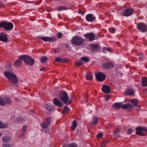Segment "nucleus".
<instances>
[{
	"label": "nucleus",
	"instance_id": "f257e3e1",
	"mask_svg": "<svg viewBox=\"0 0 147 147\" xmlns=\"http://www.w3.org/2000/svg\"><path fill=\"white\" fill-rule=\"evenodd\" d=\"M4 75L9 81L13 83H16L18 81V79L15 74L12 71H5Z\"/></svg>",
	"mask_w": 147,
	"mask_h": 147
},
{
	"label": "nucleus",
	"instance_id": "f03ea898",
	"mask_svg": "<svg viewBox=\"0 0 147 147\" xmlns=\"http://www.w3.org/2000/svg\"><path fill=\"white\" fill-rule=\"evenodd\" d=\"M13 27V24L11 22H0V28H3L5 30H10Z\"/></svg>",
	"mask_w": 147,
	"mask_h": 147
},
{
	"label": "nucleus",
	"instance_id": "7ed1b4c3",
	"mask_svg": "<svg viewBox=\"0 0 147 147\" xmlns=\"http://www.w3.org/2000/svg\"><path fill=\"white\" fill-rule=\"evenodd\" d=\"M113 106L116 108H122L124 109H132L133 107L131 104L128 103L125 105H123L121 103H116L113 105Z\"/></svg>",
	"mask_w": 147,
	"mask_h": 147
},
{
	"label": "nucleus",
	"instance_id": "20e7f679",
	"mask_svg": "<svg viewBox=\"0 0 147 147\" xmlns=\"http://www.w3.org/2000/svg\"><path fill=\"white\" fill-rule=\"evenodd\" d=\"M71 42L73 44L77 45H81L84 42V39L81 37L76 36L74 37L71 40Z\"/></svg>",
	"mask_w": 147,
	"mask_h": 147
},
{
	"label": "nucleus",
	"instance_id": "39448f33",
	"mask_svg": "<svg viewBox=\"0 0 147 147\" xmlns=\"http://www.w3.org/2000/svg\"><path fill=\"white\" fill-rule=\"evenodd\" d=\"M22 60L26 65L29 66H32L34 63V59L28 56L22 55Z\"/></svg>",
	"mask_w": 147,
	"mask_h": 147
},
{
	"label": "nucleus",
	"instance_id": "423d86ee",
	"mask_svg": "<svg viewBox=\"0 0 147 147\" xmlns=\"http://www.w3.org/2000/svg\"><path fill=\"white\" fill-rule=\"evenodd\" d=\"M60 98L63 102L65 104H69L70 102L68 101V97L67 93L64 91H62L59 94Z\"/></svg>",
	"mask_w": 147,
	"mask_h": 147
},
{
	"label": "nucleus",
	"instance_id": "0eeeda50",
	"mask_svg": "<svg viewBox=\"0 0 147 147\" xmlns=\"http://www.w3.org/2000/svg\"><path fill=\"white\" fill-rule=\"evenodd\" d=\"M137 26L138 29L141 32H144L147 30L146 25L143 23H140L137 24Z\"/></svg>",
	"mask_w": 147,
	"mask_h": 147
},
{
	"label": "nucleus",
	"instance_id": "6e6552de",
	"mask_svg": "<svg viewBox=\"0 0 147 147\" xmlns=\"http://www.w3.org/2000/svg\"><path fill=\"white\" fill-rule=\"evenodd\" d=\"M96 77L98 81L102 82L104 81L105 78V76L101 72H97L95 74Z\"/></svg>",
	"mask_w": 147,
	"mask_h": 147
},
{
	"label": "nucleus",
	"instance_id": "1a4fd4ad",
	"mask_svg": "<svg viewBox=\"0 0 147 147\" xmlns=\"http://www.w3.org/2000/svg\"><path fill=\"white\" fill-rule=\"evenodd\" d=\"M11 102V101L9 97H5L4 98V100L1 97H0V105L4 106L6 103L9 104Z\"/></svg>",
	"mask_w": 147,
	"mask_h": 147
},
{
	"label": "nucleus",
	"instance_id": "9d476101",
	"mask_svg": "<svg viewBox=\"0 0 147 147\" xmlns=\"http://www.w3.org/2000/svg\"><path fill=\"white\" fill-rule=\"evenodd\" d=\"M84 36L86 38H89L90 41H92L98 38V37H96V36H95L94 34L91 33L86 34Z\"/></svg>",
	"mask_w": 147,
	"mask_h": 147
},
{
	"label": "nucleus",
	"instance_id": "9b49d317",
	"mask_svg": "<svg viewBox=\"0 0 147 147\" xmlns=\"http://www.w3.org/2000/svg\"><path fill=\"white\" fill-rule=\"evenodd\" d=\"M134 11L133 10L132 8H128L124 11L123 15L125 16H129L133 13Z\"/></svg>",
	"mask_w": 147,
	"mask_h": 147
},
{
	"label": "nucleus",
	"instance_id": "f8f14e48",
	"mask_svg": "<svg viewBox=\"0 0 147 147\" xmlns=\"http://www.w3.org/2000/svg\"><path fill=\"white\" fill-rule=\"evenodd\" d=\"M0 40L4 42H7L8 41L7 34L3 32L0 33Z\"/></svg>",
	"mask_w": 147,
	"mask_h": 147
},
{
	"label": "nucleus",
	"instance_id": "ddd939ff",
	"mask_svg": "<svg viewBox=\"0 0 147 147\" xmlns=\"http://www.w3.org/2000/svg\"><path fill=\"white\" fill-rule=\"evenodd\" d=\"M51 121V119L50 118H47L45 121L41 125L43 128H47L49 125Z\"/></svg>",
	"mask_w": 147,
	"mask_h": 147
},
{
	"label": "nucleus",
	"instance_id": "4468645a",
	"mask_svg": "<svg viewBox=\"0 0 147 147\" xmlns=\"http://www.w3.org/2000/svg\"><path fill=\"white\" fill-rule=\"evenodd\" d=\"M95 18V16L92 14H88L86 16V19L88 22H92Z\"/></svg>",
	"mask_w": 147,
	"mask_h": 147
},
{
	"label": "nucleus",
	"instance_id": "2eb2a0df",
	"mask_svg": "<svg viewBox=\"0 0 147 147\" xmlns=\"http://www.w3.org/2000/svg\"><path fill=\"white\" fill-rule=\"evenodd\" d=\"M102 92L105 93H108L110 92L111 89L109 86L104 85L102 86Z\"/></svg>",
	"mask_w": 147,
	"mask_h": 147
},
{
	"label": "nucleus",
	"instance_id": "dca6fc26",
	"mask_svg": "<svg viewBox=\"0 0 147 147\" xmlns=\"http://www.w3.org/2000/svg\"><path fill=\"white\" fill-rule=\"evenodd\" d=\"M22 55L14 63V65L16 67H19L21 65L23 61Z\"/></svg>",
	"mask_w": 147,
	"mask_h": 147
},
{
	"label": "nucleus",
	"instance_id": "f3484780",
	"mask_svg": "<svg viewBox=\"0 0 147 147\" xmlns=\"http://www.w3.org/2000/svg\"><path fill=\"white\" fill-rule=\"evenodd\" d=\"M136 134L137 135L141 136H144L146 135V134L142 132V131H143V129L139 128V126L136 129Z\"/></svg>",
	"mask_w": 147,
	"mask_h": 147
},
{
	"label": "nucleus",
	"instance_id": "a211bd4d",
	"mask_svg": "<svg viewBox=\"0 0 147 147\" xmlns=\"http://www.w3.org/2000/svg\"><path fill=\"white\" fill-rule=\"evenodd\" d=\"M46 109L50 112H53L54 111V108L49 103H48L47 104L46 106Z\"/></svg>",
	"mask_w": 147,
	"mask_h": 147
},
{
	"label": "nucleus",
	"instance_id": "6ab92c4d",
	"mask_svg": "<svg viewBox=\"0 0 147 147\" xmlns=\"http://www.w3.org/2000/svg\"><path fill=\"white\" fill-rule=\"evenodd\" d=\"M2 140L5 143L10 142L11 140V138L9 136H4L2 138Z\"/></svg>",
	"mask_w": 147,
	"mask_h": 147
},
{
	"label": "nucleus",
	"instance_id": "aec40b11",
	"mask_svg": "<svg viewBox=\"0 0 147 147\" xmlns=\"http://www.w3.org/2000/svg\"><path fill=\"white\" fill-rule=\"evenodd\" d=\"M54 103L59 107H61L62 105V103L61 102L57 99L55 98L54 100Z\"/></svg>",
	"mask_w": 147,
	"mask_h": 147
},
{
	"label": "nucleus",
	"instance_id": "412c9836",
	"mask_svg": "<svg viewBox=\"0 0 147 147\" xmlns=\"http://www.w3.org/2000/svg\"><path fill=\"white\" fill-rule=\"evenodd\" d=\"M98 122V118L96 117H93L92 119L90 124L91 125L93 126L97 123Z\"/></svg>",
	"mask_w": 147,
	"mask_h": 147
},
{
	"label": "nucleus",
	"instance_id": "4be33fe9",
	"mask_svg": "<svg viewBox=\"0 0 147 147\" xmlns=\"http://www.w3.org/2000/svg\"><path fill=\"white\" fill-rule=\"evenodd\" d=\"M125 93L127 95L132 96L134 95V92L132 89H128L125 91Z\"/></svg>",
	"mask_w": 147,
	"mask_h": 147
},
{
	"label": "nucleus",
	"instance_id": "5701e85b",
	"mask_svg": "<svg viewBox=\"0 0 147 147\" xmlns=\"http://www.w3.org/2000/svg\"><path fill=\"white\" fill-rule=\"evenodd\" d=\"M120 130L118 128H117L114 132L113 135L114 136L118 137L120 136Z\"/></svg>",
	"mask_w": 147,
	"mask_h": 147
},
{
	"label": "nucleus",
	"instance_id": "b1692460",
	"mask_svg": "<svg viewBox=\"0 0 147 147\" xmlns=\"http://www.w3.org/2000/svg\"><path fill=\"white\" fill-rule=\"evenodd\" d=\"M86 77L87 80H91L93 78L92 74L90 72H88L87 73Z\"/></svg>",
	"mask_w": 147,
	"mask_h": 147
},
{
	"label": "nucleus",
	"instance_id": "393cba45",
	"mask_svg": "<svg viewBox=\"0 0 147 147\" xmlns=\"http://www.w3.org/2000/svg\"><path fill=\"white\" fill-rule=\"evenodd\" d=\"M113 64L111 63H108L104 64L103 65V67L105 69L113 67Z\"/></svg>",
	"mask_w": 147,
	"mask_h": 147
},
{
	"label": "nucleus",
	"instance_id": "a878e982",
	"mask_svg": "<svg viewBox=\"0 0 147 147\" xmlns=\"http://www.w3.org/2000/svg\"><path fill=\"white\" fill-rule=\"evenodd\" d=\"M142 84L143 86H147V79L146 78L143 77L142 78Z\"/></svg>",
	"mask_w": 147,
	"mask_h": 147
},
{
	"label": "nucleus",
	"instance_id": "bb28decb",
	"mask_svg": "<svg viewBox=\"0 0 147 147\" xmlns=\"http://www.w3.org/2000/svg\"><path fill=\"white\" fill-rule=\"evenodd\" d=\"M48 42H54L57 40V39L54 37H49Z\"/></svg>",
	"mask_w": 147,
	"mask_h": 147
},
{
	"label": "nucleus",
	"instance_id": "cd10ccee",
	"mask_svg": "<svg viewBox=\"0 0 147 147\" xmlns=\"http://www.w3.org/2000/svg\"><path fill=\"white\" fill-rule=\"evenodd\" d=\"M48 58L46 56L42 57L40 60L41 62L44 63L46 62L48 60Z\"/></svg>",
	"mask_w": 147,
	"mask_h": 147
},
{
	"label": "nucleus",
	"instance_id": "c85d7f7f",
	"mask_svg": "<svg viewBox=\"0 0 147 147\" xmlns=\"http://www.w3.org/2000/svg\"><path fill=\"white\" fill-rule=\"evenodd\" d=\"M108 141L105 140H104L102 141L100 144V147H105V146L108 143Z\"/></svg>",
	"mask_w": 147,
	"mask_h": 147
},
{
	"label": "nucleus",
	"instance_id": "c756f323",
	"mask_svg": "<svg viewBox=\"0 0 147 147\" xmlns=\"http://www.w3.org/2000/svg\"><path fill=\"white\" fill-rule=\"evenodd\" d=\"M40 39L42 40L45 42H48L49 37H40L38 39Z\"/></svg>",
	"mask_w": 147,
	"mask_h": 147
},
{
	"label": "nucleus",
	"instance_id": "7c9ffc66",
	"mask_svg": "<svg viewBox=\"0 0 147 147\" xmlns=\"http://www.w3.org/2000/svg\"><path fill=\"white\" fill-rule=\"evenodd\" d=\"M91 47L93 51L97 50L99 49L98 45L96 44L92 45Z\"/></svg>",
	"mask_w": 147,
	"mask_h": 147
},
{
	"label": "nucleus",
	"instance_id": "2f4dec72",
	"mask_svg": "<svg viewBox=\"0 0 147 147\" xmlns=\"http://www.w3.org/2000/svg\"><path fill=\"white\" fill-rule=\"evenodd\" d=\"M8 126V125L4 123H2L0 121V129L5 128H7Z\"/></svg>",
	"mask_w": 147,
	"mask_h": 147
},
{
	"label": "nucleus",
	"instance_id": "473e14b6",
	"mask_svg": "<svg viewBox=\"0 0 147 147\" xmlns=\"http://www.w3.org/2000/svg\"><path fill=\"white\" fill-rule=\"evenodd\" d=\"M77 127V123L75 121H74L71 125V129L72 130H74Z\"/></svg>",
	"mask_w": 147,
	"mask_h": 147
},
{
	"label": "nucleus",
	"instance_id": "72a5a7b5",
	"mask_svg": "<svg viewBox=\"0 0 147 147\" xmlns=\"http://www.w3.org/2000/svg\"><path fill=\"white\" fill-rule=\"evenodd\" d=\"M130 102L135 106L138 103V100L136 99H133L131 100Z\"/></svg>",
	"mask_w": 147,
	"mask_h": 147
},
{
	"label": "nucleus",
	"instance_id": "f704fd0d",
	"mask_svg": "<svg viewBox=\"0 0 147 147\" xmlns=\"http://www.w3.org/2000/svg\"><path fill=\"white\" fill-rule=\"evenodd\" d=\"M67 9V8L65 7L60 6L58 7L57 10L58 11H61L63 10H66Z\"/></svg>",
	"mask_w": 147,
	"mask_h": 147
},
{
	"label": "nucleus",
	"instance_id": "c9c22d12",
	"mask_svg": "<svg viewBox=\"0 0 147 147\" xmlns=\"http://www.w3.org/2000/svg\"><path fill=\"white\" fill-rule=\"evenodd\" d=\"M81 59L84 62H87L88 61V58L87 57H81Z\"/></svg>",
	"mask_w": 147,
	"mask_h": 147
},
{
	"label": "nucleus",
	"instance_id": "e433bc0d",
	"mask_svg": "<svg viewBox=\"0 0 147 147\" xmlns=\"http://www.w3.org/2000/svg\"><path fill=\"white\" fill-rule=\"evenodd\" d=\"M82 62L80 60H79L78 61L76 62L75 63L76 65L77 66L81 65H82Z\"/></svg>",
	"mask_w": 147,
	"mask_h": 147
},
{
	"label": "nucleus",
	"instance_id": "4c0bfd02",
	"mask_svg": "<svg viewBox=\"0 0 147 147\" xmlns=\"http://www.w3.org/2000/svg\"><path fill=\"white\" fill-rule=\"evenodd\" d=\"M2 146L3 147H12V145L10 144H3Z\"/></svg>",
	"mask_w": 147,
	"mask_h": 147
},
{
	"label": "nucleus",
	"instance_id": "58836bf2",
	"mask_svg": "<svg viewBox=\"0 0 147 147\" xmlns=\"http://www.w3.org/2000/svg\"><path fill=\"white\" fill-rule=\"evenodd\" d=\"M69 108L65 106L64 107V110H63V112L64 113H67L68 112V111H69Z\"/></svg>",
	"mask_w": 147,
	"mask_h": 147
},
{
	"label": "nucleus",
	"instance_id": "ea45409f",
	"mask_svg": "<svg viewBox=\"0 0 147 147\" xmlns=\"http://www.w3.org/2000/svg\"><path fill=\"white\" fill-rule=\"evenodd\" d=\"M67 147H77V146L75 144L73 143L69 144Z\"/></svg>",
	"mask_w": 147,
	"mask_h": 147
},
{
	"label": "nucleus",
	"instance_id": "a19ab883",
	"mask_svg": "<svg viewBox=\"0 0 147 147\" xmlns=\"http://www.w3.org/2000/svg\"><path fill=\"white\" fill-rule=\"evenodd\" d=\"M103 50V52L104 53H106V51H110V49L109 48H108L106 47H103L102 48Z\"/></svg>",
	"mask_w": 147,
	"mask_h": 147
},
{
	"label": "nucleus",
	"instance_id": "79ce46f5",
	"mask_svg": "<svg viewBox=\"0 0 147 147\" xmlns=\"http://www.w3.org/2000/svg\"><path fill=\"white\" fill-rule=\"evenodd\" d=\"M109 30L111 33H114L116 30L113 27H111L109 28Z\"/></svg>",
	"mask_w": 147,
	"mask_h": 147
},
{
	"label": "nucleus",
	"instance_id": "37998d69",
	"mask_svg": "<svg viewBox=\"0 0 147 147\" xmlns=\"http://www.w3.org/2000/svg\"><path fill=\"white\" fill-rule=\"evenodd\" d=\"M139 128L141 129H142L143 131L147 132V127H146L139 126Z\"/></svg>",
	"mask_w": 147,
	"mask_h": 147
},
{
	"label": "nucleus",
	"instance_id": "c03bdc74",
	"mask_svg": "<svg viewBox=\"0 0 147 147\" xmlns=\"http://www.w3.org/2000/svg\"><path fill=\"white\" fill-rule=\"evenodd\" d=\"M133 132V130L131 129H128L127 132V134H131Z\"/></svg>",
	"mask_w": 147,
	"mask_h": 147
},
{
	"label": "nucleus",
	"instance_id": "a18cd8bd",
	"mask_svg": "<svg viewBox=\"0 0 147 147\" xmlns=\"http://www.w3.org/2000/svg\"><path fill=\"white\" fill-rule=\"evenodd\" d=\"M58 37L59 38H60L62 37V34L61 33H57Z\"/></svg>",
	"mask_w": 147,
	"mask_h": 147
},
{
	"label": "nucleus",
	"instance_id": "49530a36",
	"mask_svg": "<svg viewBox=\"0 0 147 147\" xmlns=\"http://www.w3.org/2000/svg\"><path fill=\"white\" fill-rule=\"evenodd\" d=\"M102 135H103V134L102 133H100V134H97V135L96 136L98 138H100L101 137H102Z\"/></svg>",
	"mask_w": 147,
	"mask_h": 147
},
{
	"label": "nucleus",
	"instance_id": "de8ad7c7",
	"mask_svg": "<svg viewBox=\"0 0 147 147\" xmlns=\"http://www.w3.org/2000/svg\"><path fill=\"white\" fill-rule=\"evenodd\" d=\"M55 61L56 62H59L61 61V59L59 57L56 58L55 59Z\"/></svg>",
	"mask_w": 147,
	"mask_h": 147
},
{
	"label": "nucleus",
	"instance_id": "09e8293b",
	"mask_svg": "<svg viewBox=\"0 0 147 147\" xmlns=\"http://www.w3.org/2000/svg\"><path fill=\"white\" fill-rule=\"evenodd\" d=\"M110 99V96H108L105 97V100L107 101Z\"/></svg>",
	"mask_w": 147,
	"mask_h": 147
},
{
	"label": "nucleus",
	"instance_id": "8fccbe9b",
	"mask_svg": "<svg viewBox=\"0 0 147 147\" xmlns=\"http://www.w3.org/2000/svg\"><path fill=\"white\" fill-rule=\"evenodd\" d=\"M26 126H24L23 127L22 129V131L23 132V134L26 131Z\"/></svg>",
	"mask_w": 147,
	"mask_h": 147
},
{
	"label": "nucleus",
	"instance_id": "3c124183",
	"mask_svg": "<svg viewBox=\"0 0 147 147\" xmlns=\"http://www.w3.org/2000/svg\"><path fill=\"white\" fill-rule=\"evenodd\" d=\"M144 57L143 56H140L139 57V59L140 60H142L144 59Z\"/></svg>",
	"mask_w": 147,
	"mask_h": 147
},
{
	"label": "nucleus",
	"instance_id": "603ef678",
	"mask_svg": "<svg viewBox=\"0 0 147 147\" xmlns=\"http://www.w3.org/2000/svg\"><path fill=\"white\" fill-rule=\"evenodd\" d=\"M4 4L3 3L1 2H0V7H2L4 6Z\"/></svg>",
	"mask_w": 147,
	"mask_h": 147
},
{
	"label": "nucleus",
	"instance_id": "864d4df0",
	"mask_svg": "<svg viewBox=\"0 0 147 147\" xmlns=\"http://www.w3.org/2000/svg\"><path fill=\"white\" fill-rule=\"evenodd\" d=\"M55 51L56 53H58L59 51V50L58 49H55Z\"/></svg>",
	"mask_w": 147,
	"mask_h": 147
},
{
	"label": "nucleus",
	"instance_id": "5fc2aeb1",
	"mask_svg": "<svg viewBox=\"0 0 147 147\" xmlns=\"http://www.w3.org/2000/svg\"><path fill=\"white\" fill-rule=\"evenodd\" d=\"M50 130L48 129H47V130L45 132L46 133H47L48 132H49Z\"/></svg>",
	"mask_w": 147,
	"mask_h": 147
},
{
	"label": "nucleus",
	"instance_id": "6e6d98bb",
	"mask_svg": "<svg viewBox=\"0 0 147 147\" xmlns=\"http://www.w3.org/2000/svg\"><path fill=\"white\" fill-rule=\"evenodd\" d=\"M11 67V65H9L8 67L7 66L6 67V68H7V69H8V68H9V67Z\"/></svg>",
	"mask_w": 147,
	"mask_h": 147
},
{
	"label": "nucleus",
	"instance_id": "4d7b16f0",
	"mask_svg": "<svg viewBox=\"0 0 147 147\" xmlns=\"http://www.w3.org/2000/svg\"><path fill=\"white\" fill-rule=\"evenodd\" d=\"M44 68H41L40 69V71H43L44 70Z\"/></svg>",
	"mask_w": 147,
	"mask_h": 147
},
{
	"label": "nucleus",
	"instance_id": "13d9d810",
	"mask_svg": "<svg viewBox=\"0 0 147 147\" xmlns=\"http://www.w3.org/2000/svg\"><path fill=\"white\" fill-rule=\"evenodd\" d=\"M81 10H78V13H80L81 12Z\"/></svg>",
	"mask_w": 147,
	"mask_h": 147
},
{
	"label": "nucleus",
	"instance_id": "bf43d9fd",
	"mask_svg": "<svg viewBox=\"0 0 147 147\" xmlns=\"http://www.w3.org/2000/svg\"><path fill=\"white\" fill-rule=\"evenodd\" d=\"M2 135V134L1 133H0V137Z\"/></svg>",
	"mask_w": 147,
	"mask_h": 147
},
{
	"label": "nucleus",
	"instance_id": "052dcab7",
	"mask_svg": "<svg viewBox=\"0 0 147 147\" xmlns=\"http://www.w3.org/2000/svg\"><path fill=\"white\" fill-rule=\"evenodd\" d=\"M83 14V12L82 13V15Z\"/></svg>",
	"mask_w": 147,
	"mask_h": 147
},
{
	"label": "nucleus",
	"instance_id": "680f3d73",
	"mask_svg": "<svg viewBox=\"0 0 147 147\" xmlns=\"http://www.w3.org/2000/svg\"><path fill=\"white\" fill-rule=\"evenodd\" d=\"M83 14V12L82 13V15Z\"/></svg>",
	"mask_w": 147,
	"mask_h": 147
}]
</instances>
